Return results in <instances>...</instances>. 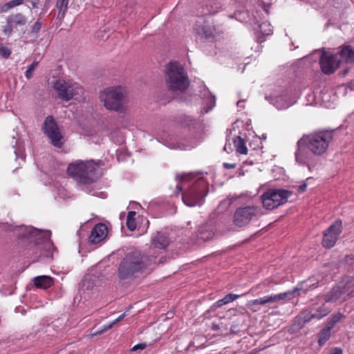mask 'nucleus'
Returning a JSON list of instances; mask_svg holds the SVG:
<instances>
[{
    "label": "nucleus",
    "mask_w": 354,
    "mask_h": 354,
    "mask_svg": "<svg viewBox=\"0 0 354 354\" xmlns=\"http://www.w3.org/2000/svg\"><path fill=\"white\" fill-rule=\"evenodd\" d=\"M196 32V39L198 42L214 41L216 36V28L214 26L204 24L203 25H196L194 28Z\"/></svg>",
    "instance_id": "2eb2a0df"
},
{
    "label": "nucleus",
    "mask_w": 354,
    "mask_h": 354,
    "mask_svg": "<svg viewBox=\"0 0 354 354\" xmlns=\"http://www.w3.org/2000/svg\"><path fill=\"white\" fill-rule=\"evenodd\" d=\"M153 260L138 250L127 252L118 263V279L131 281L138 278L153 263Z\"/></svg>",
    "instance_id": "7ed1b4c3"
},
{
    "label": "nucleus",
    "mask_w": 354,
    "mask_h": 354,
    "mask_svg": "<svg viewBox=\"0 0 354 354\" xmlns=\"http://www.w3.org/2000/svg\"><path fill=\"white\" fill-rule=\"evenodd\" d=\"M236 199L235 197H227L220 203L218 208L221 210L227 209Z\"/></svg>",
    "instance_id": "cd10ccee"
},
{
    "label": "nucleus",
    "mask_w": 354,
    "mask_h": 354,
    "mask_svg": "<svg viewBox=\"0 0 354 354\" xmlns=\"http://www.w3.org/2000/svg\"><path fill=\"white\" fill-rule=\"evenodd\" d=\"M321 318H322V315H316V313H315L313 311H310L304 315V322L305 323H307V322H310L313 319H320Z\"/></svg>",
    "instance_id": "c85d7f7f"
},
{
    "label": "nucleus",
    "mask_w": 354,
    "mask_h": 354,
    "mask_svg": "<svg viewBox=\"0 0 354 354\" xmlns=\"http://www.w3.org/2000/svg\"><path fill=\"white\" fill-rule=\"evenodd\" d=\"M289 106V104H283L281 106H279L280 109H286Z\"/></svg>",
    "instance_id": "09e8293b"
},
{
    "label": "nucleus",
    "mask_w": 354,
    "mask_h": 354,
    "mask_svg": "<svg viewBox=\"0 0 354 354\" xmlns=\"http://www.w3.org/2000/svg\"><path fill=\"white\" fill-rule=\"evenodd\" d=\"M208 183L203 178H198L188 189L182 193V200L189 207L201 205L208 193Z\"/></svg>",
    "instance_id": "423d86ee"
},
{
    "label": "nucleus",
    "mask_w": 354,
    "mask_h": 354,
    "mask_svg": "<svg viewBox=\"0 0 354 354\" xmlns=\"http://www.w3.org/2000/svg\"><path fill=\"white\" fill-rule=\"evenodd\" d=\"M151 243L155 248L165 249L169 245V239L164 233L157 232L151 238Z\"/></svg>",
    "instance_id": "412c9836"
},
{
    "label": "nucleus",
    "mask_w": 354,
    "mask_h": 354,
    "mask_svg": "<svg viewBox=\"0 0 354 354\" xmlns=\"http://www.w3.org/2000/svg\"><path fill=\"white\" fill-rule=\"evenodd\" d=\"M108 229L105 224L98 223L95 225L91 232L88 241L92 243H98L106 236Z\"/></svg>",
    "instance_id": "f3484780"
},
{
    "label": "nucleus",
    "mask_w": 354,
    "mask_h": 354,
    "mask_svg": "<svg viewBox=\"0 0 354 354\" xmlns=\"http://www.w3.org/2000/svg\"><path fill=\"white\" fill-rule=\"evenodd\" d=\"M136 213L134 211H130L127 214V218L135 219V216Z\"/></svg>",
    "instance_id": "79ce46f5"
},
{
    "label": "nucleus",
    "mask_w": 354,
    "mask_h": 354,
    "mask_svg": "<svg viewBox=\"0 0 354 354\" xmlns=\"http://www.w3.org/2000/svg\"><path fill=\"white\" fill-rule=\"evenodd\" d=\"M260 208L254 205H248L237 208L233 215V223L238 227L248 226L253 219L262 215Z\"/></svg>",
    "instance_id": "9d476101"
},
{
    "label": "nucleus",
    "mask_w": 354,
    "mask_h": 354,
    "mask_svg": "<svg viewBox=\"0 0 354 354\" xmlns=\"http://www.w3.org/2000/svg\"><path fill=\"white\" fill-rule=\"evenodd\" d=\"M69 0H57L56 7L59 10L58 17L63 18L68 9Z\"/></svg>",
    "instance_id": "bb28decb"
},
{
    "label": "nucleus",
    "mask_w": 354,
    "mask_h": 354,
    "mask_svg": "<svg viewBox=\"0 0 354 354\" xmlns=\"http://www.w3.org/2000/svg\"><path fill=\"white\" fill-rule=\"evenodd\" d=\"M337 54V57L339 56L338 60H339L340 62H351L354 57V50L351 46H344L341 47L340 50Z\"/></svg>",
    "instance_id": "4be33fe9"
},
{
    "label": "nucleus",
    "mask_w": 354,
    "mask_h": 354,
    "mask_svg": "<svg viewBox=\"0 0 354 354\" xmlns=\"http://www.w3.org/2000/svg\"><path fill=\"white\" fill-rule=\"evenodd\" d=\"M242 104H243V101H239L236 103L237 106H239V107H243V106Z\"/></svg>",
    "instance_id": "de8ad7c7"
},
{
    "label": "nucleus",
    "mask_w": 354,
    "mask_h": 354,
    "mask_svg": "<svg viewBox=\"0 0 354 354\" xmlns=\"http://www.w3.org/2000/svg\"><path fill=\"white\" fill-rule=\"evenodd\" d=\"M44 133L55 147L60 148L64 145V137L59 131V127L52 115L47 116L42 125Z\"/></svg>",
    "instance_id": "9b49d317"
},
{
    "label": "nucleus",
    "mask_w": 354,
    "mask_h": 354,
    "mask_svg": "<svg viewBox=\"0 0 354 354\" xmlns=\"http://www.w3.org/2000/svg\"><path fill=\"white\" fill-rule=\"evenodd\" d=\"M337 286L343 295L347 297L354 292V279L352 277H345Z\"/></svg>",
    "instance_id": "6ab92c4d"
},
{
    "label": "nucleus",
    "mask_w": 354,
    "mask_h": 354,
    "mask_svg": "<svg viewBox=\"0 0 354 354\" xmlns=\"http://www.w3.org/2000/svg\"><path fill=\"white\" fill-rule=\"evenodd\" d=\"M330 354H343V351L340 348H333Z\"/></svg>",
    "instance_id": "ea45409f"
},
{
    "label": "nucleus",
    "mask_w": 354,
    "mask_h": 354,
    "mask_svg": "<svg viewBox=\"0 0 354 354\" xmlns=\"http://www.w3.org/2000/svg\"><path fill=\"white\" fill-rule=\"evenodd\" d=\"M236 167V165L235 163H227V162L223 163V167L225 169H234Z\"/></svg>",
    "instance_id": "58836bf2"
},
{
    "label": "nucleus",
    "mask_w": 354,
    "mask_h": 354,
    "mask_svg": "<svg viewBox=\"0 0 354 354\" xmlns=\"http://www.w3.org/2000/svg\"><path fill=\"white\" fill-rule=\"evenodd\" d=\"M267 285V283L266 282H263V283H259L258 284L256 287L253 288V290L255 291V290H257L259 288H261L263 287H265Z\"/></svg>",
    "instance_id": "c03bdc74"
},
{
    "label": "nucleus",
    "mask_w": 354,
    "mask_h": 354,
    "mask_svg": "<svg viewBox=\"0 0 354 354\" xmlns=\"http://www.w3.org/2000/svg\"><path fill=\"white\" fill-rule=\"evenodd\" d=\"M292 192L283 189H269L261 195L263 205L267 209L272 210L286 203Z\"/></svg>",
    "instance_id": "1a4fd4ad"
},
{
    "label": "nucleus",
    "mask_w": 354,
    "mask_h": 354,
    "mask_svg": "<svg viewBox=\"0 0 354 354\" xmlns=\"http://www.w3.org/2000/svg\"><path fill=\"white\" fill-rule=\"evenodd\" d=\"M53 87L59 98L68 102L72 99H80L84 94L83 87L77 82L58 79L53 82Z\"/></svg>",
    "instance_id": "0eeeda50"
},
{
    "label": "nucleus",
    "mask_w": 354,
    "mask_h": 354,
    "mask_svg": "<svg viewBox=\"0 0 354 354\" xmlns=\"http://www.w3.org/2000/svg\"><path fill=\"white\" fill-rule=\"evenodd\" d=\"M330 310L326 308L324 305L319 307L316 309L315 313H316V315H322V318L324 316L327 315L329 313Z\"/></svg>",
    "instance_id": "72a5a7b5"
},
{
    "label": "nucleus",
    "mask_w": 354,
    "mask_h": 354,
    "mask_svg": "<svg viewBox=\"0 0 354 354\" xmlns=\"http://www.w3.org/2000/svg\"><path fill=\"white\" fill-rule=\"evenodd\" d=\"M176 194H178L179 193H180L183 190V188L180 185H177L176 187Z\"/></svg>",
    "instance_id": "49530a36"
},
{
    "label": "nucleus",
    "mask_w": 354,
    "mask_h": 354,
    "mask_svg": "<svg viewBox=\"0 0 354 354\" xmlns=\"http://www.w3.org/2000/svg\"><path fill=\"white\" fill-rule=\"evenodd\" d=\"M15 153L16 154V157L18 158L19 156L18 151L17 150H15Z\"/></svg>",
    "instance_id": "603ef678"
},
{
    "label": "nucleus",
    "mask_w": 354,
    "mask_h": 354,
    "mask_svg": "<svg viewBox=\"0 0 354 354\" xmlns=\"http://www.w3.org/2000/svg\"><path fill=\"white\" fill-rule=\"evenodd\" d=\"M337 130L324 129L304 135L297 142V149L295 153L296 162L301 165H307L311 170L312 157L309 152L315 156L325 153Z\"/></svg>",
    "instance_id": "f257e3e1"
},
{
    "label": "nucleus",
    "mask_w": 354,
    "mask_h": 354,
    "mask_svg": "<svg viewBox=\"0 0 354 354\" xmlns=\"http://www.w3.org/2000/svg\"><path fill=\"white\" fill-rule=\"evenodd\" d=\"M165 80L171 91L183 92L189 86V81L185 68L178 62H169L165 66Z\"/></svg>",
    "instance_id": "20e7f679"
},
{
    "label": "nucleus",
    "mask_w": 354,
    "mask_h": 354,
    "mask_svg": "<svg viewBox=\"0 0 354 354\" xmlns=\"http://www.w3.org/2000/svg\"><path fill=\"white\" fill-rule=\"evenodd\" d=\"M318 335V344L322 346L330 339L331 336V330L329 327L325 326L319 331Z\"/></svg>",
    "instance_id": "a878e982"
},
{
    "label": "nucleus",
    "mask_w": 354,
    "mask_h": 354,
    "mask_svg": "<svg viewBox=\"0 0 354 354\" xmlns=\"http://www.w3.org/2000/svg\"><path fill=\"white\" fill-rule=\"evenodd\" d=\"M124 95L125 91L122 87H109L100 93V99L107 109L122 111Z\"/></svg>",
    "instance_id": "6e6552de"
},
{
    "label": "nucleus",
    "mask_w": 354,
    "mask_h": 354,
    "mask_svg": "<svg viewBox=\"0 0 354 354\" xmlns=\"http://www.w3.org/2000/svg\"><path fill=\"white\" fill-rule=\"evenodd\" d=\"M342 230V221L337 220L324 232L322 239L323 246L326 248H333L336 243Z\"/></svg>",
    "instance_id": "f8f14e48"
},
{
    "label": "nucleus",
    "mask_w": 354,
    "mask_h": 354,
    "mask_svg": "<svg viewBox=\"0 0 354 354\" xmlns=\"http://www.w3.org/2000/svg\"><path fill=\"white\" fill-rule=\"evenodd\" d=\"M6 231H14L17 232V235L21 237H27L30 241L35 242V257L32 261H43L45 259H51L53 257V249H56L50 239L51 232L50 230H39L35 228L21 226H13L8 223H4L1 226Z\"/></svg>",
    "instance_id": "f03ea898"
},
{
    "label": "nucleus",
    "mask_w": 354,
    "mask_h": 354,
    "mask_svg": "<svg viewBox=\"0 0 354 354\" xmlns=\"http://www.w3.org/2000/svg\"><path fill=\"white\" fill-rule=\"evenodd\" d=\"M214 232L209 225H203L199 227L198 230L197 236L199 239L204 241H209L212 239Z\"/></svg>",
    "instance_id": "5701e85b"
},
{
    "label": "nucleus",
    "mask_w": 354,
    "mask_h": 354,
    "mask_svg": "<svg viewBox=\"0 0 354 354\" xmlns=\"http://www.w3.org/2000/svg\"><path fill=\"white\" fill-rule=\"evenodd\" d=\"M97 165L93 160H77L69 164L67 174L73 177L77 182L82 184H90L97 179L95 171Z\"/></svg>",
    "instance_id": "39448f33"
},
{
    "label": "nucleus",
    "mask_w": 354,
    "mask_h": 354,
    "mask_svg": "<svg viewBox=\"0 0 354 354\" xmlns=\"http://www.w3.org/2000/svg\"><path fill=\"white\" fill-rule=\"evenodd\" d=\"M191 178V175L190 174H188V175H182L179 179V180L180 182H185L186 180H189V179Z\"/></svg>",
    "instance_id": "a19ab883"
},
{
    "label": "nucleus",
    "mask_w": 354,
    "mask_h": 354,
    "mask_svg": "<svg viewBox=\"0 0 354 354\" xmlns=\"http://www.w3.org/2000/svg\"><path fill=\"white\" fill-rule=\"evenodd\" d=\"M34 285L41 289H47L54 283V279L47 275L36 277L33 279Z\"/></svg>",
    "instance_id": "aec40b11"
},
{
    "label": "nucleus",
    "mask_w": 354,
    "mask_h": 354,
    "mask_svg": "<svg viewBox=\"0 0 354 354\" xmlns=\"http://www.w3.org/2000/svg\"><path fill=\"white\" fill-rule=\"evenodd\" d=\"M126 224L130 231H133L136 228V219L127 218Z\"/></svg>",
    "instance_id": "c9c22d12"
},
{
    "label": "nucleus",
    "mask_w": 354,
    "mask_h": 354,
    "mask_svg": "<svg viewBox=\"0 0 354 354\" xmlns=\"http://www.w3.org/2000/svg\"><path fill=\"white\" fill-rule=\"evenodd\" d=\"M306 187H307L306 183V182H303V183L298 187L297 191L299 193H303V192H304L306 191Z\"/></svg>",
    "instance_id": "4c0bfd02"
},
{
    "label": "nucleus",
    "mask_w": 354,
    "mask_h": 354,
    "mask_svg": "<svg viewBox=\"0 0 354 354\" xmlns=\"http://www.w3.org/2000/svg\"><path fill=\"white\" fill-rule=\"evenodd\" d=\"M299 290L297 288H295L292 290H289L285 292L277 294V295H271L265 296L263 297H261L259 299H256L254 300H251L249 303L250 306H265L268 304H272L279 302L281 300L283 299H291L294 297V294Z\"/></svg>",
    "instance_id": "4468645a"
},
{
    "label": "nucleus",
    "mask_w": 354,
    "mask_h": 354,
    "mask_svg": "<svg viewBox=\"0 0 354 354\" xmlns=\"http://www.w3.org/2000/svg\"><path fill=\"white\" fill-rule=\"evenodd\" d=\"M240 297H241L240 295H235L233 293L227 294L223 298H222L221 299H219L216 302H215L212 306L211 308L212 310H215L217 308L221 307L225 304H227L234 301L235 299H238Z\"/></svg>",
    "instance_id": "b1692460"
},
{
    "label": "nucleus",
    "mask_w": 354,
    "mask_h": 354,
    "mask_svg": "<svg viewBox=\"0 0 354 354\" xmlns=\"http://www.w3.org/2000/svg\"><path fill=\"white\" fill-rule=\"evenodd\" d=\"M234 145L236 151L241 154H247L248 149L245 146V142L241 136H236L234 139Z\"/></svg>",
    "instance_id": "393cba45"
},
{
    "label": "nucleus",
    "mask_w": 354,
    "mask_h": 354,
    "mask_svg": "<svg viewBox=\"0 0 354 354\" xmlns=\"http://www.w3.org/2000/svg\"><path fill=\"white\" fill-rule=\"evenodd\" d=\"M26 22L27 19L23 14L11 15L7 18L6 25L3 27V31L5 35L10 36L15 28L17 26H24Z\"/></svg>",
    "instance_id": "dca6fc26"
},
{
    "label": "nucleus",
    "mask_w": 354,
    "mask_h": 354,
    "mask_svg": "<svg viewBox=\"0 0 354 354\" xmlns=\"http://www.w3.org/2000/svg\"><path fill=\"white\" fill-rule=\"evenodd\" d=\"M113 326V324L111 322L108 325L104 326L100 330H96L95 332L91 333L89 336L91 337H93L96 335H100L103 333L107 331L108 330L111 329Z\"/></svg>",
    "instance_id": "c756f323"
},
{
    "label": "nucleus",
    "mask_w": 354,
    "mask_h": 354,
    "mask_svg": "<svg viewBox=\"0 0 354 354\" xmlns=\"http://www.w3.org/2000/svg\"><path fill=\"white\" fill-rule=\"evenodd\" d=\"M12 53V50L10 48L4 46L3 45H0V56L3 57L4 59H8Z\"/></svg>",
    "instance_id": "2f4dec72"
},
{
    "label": "nucleus",
    "mask_w": 354,
    "mask_h": 354,
    "mask_svg": "<svg viewBox=\"0 0 354 354\" xmlns=\"http://www.w3.org/2000/svg\"><path fill=\"white\" fill-rule=\"evenodd\" d=\"M41 26H42V24L40 21V18H39L32 27V29H31L32 34H34V35L37 34L40 31Z\"/></svg>",
    "instance_id": "f704fd0d"
},
{
    "label": "nucleus",
    "mask_w": 354,
    "mask_h": 354,
    "mask_svg": "<svg viewBox=\"0 0 354 354\" xmlns=\"http://www.w3.org/2000/svg\"><path fill=\"white\" fill-rule=\"evenodd\" d=\"M20 157L24 160L25 159V155L23 153H21Z\"/></svg>",
    "instance_id": "3c124183"
},
{
    "label": "nucleus",
    "mask_w": 354,
    "mask_h": 354,
    "mask_svg": "<svg viewBox=\"0 0 354 354\" xmlns=\"http://www.w3.org/2000/svg\"><path fill=\"white\" fill-rule=\"evenodd\" d=\"M32 7L33 8H37L38 4L39 3V0H32L31 1Z\"/></svg>",
    "instance_id": "a18cd8bd"
},
{
    "label": "nucleus",
    "mask_w": 354,
    "mask_h": 354,
    "mask_svg": "<svg viewBox=\"0 0 354 354\" xmlns=\"http://www.w3.org/2000/svg\"><path fill=\"white\" fill-rule=\"evenodd\" d=\"M346 299L338 286L333 287L328 292L324 295L326 302L343 301Z\"/></svg>",
    "instance_id": "a211bd4d"
},
{
    "label": "nucleus",
    "mask_w": 354,
    "mask_h": 354,
    "mask_svg": "<svg viewBox=\"0 0 354 354\" xmlns=\"http://www.w3.org/2000/svg\"><path fill=\"white\" fill-rule=\"evenodd\" d=\"M341 319V315H333L330 320L327 322L326 326L329 327V328L331 330L335 325Z\"/></svg>",
    "instance_id": "7c9ffc66"
},
{
    "label": "nucleus",
    "mask_w": 354,
    "mask_h": 354,
    "mask_svg": "<svg viewBox=\"0 0 354 354\" xmlns=\"http://www.w3.org/2000/svg\"><path fill=\"white\" fill-rule=\"evenodd\" d=\"M340 61L338 60L337 54L329 53L324 51L319 59V65L323 73L330 75L339 67Z\"/></svg>",
    "instance_id": "ddd939ff"
},
{
    "label": "nucleus",
    "mask_w": 354,
    "mask_h": 354,
    "mask_svg": "<svg viewBox=\"0 0 354 354\" xmlns=\"http://www.w3.org/2000/svg\"><path fill=\"white\" fill-rule=\"evenodd\" d=\"M46 11V10H44L43 12H41L39 15V18L41 19V15H44L45 13V12Z\"/></svg>",
    "instance_id": "8fccbe9b"
},
{
    "label": "nucleus",
    "mask_w": 354,
    "mask_h": 354,
    "mask_svg": "<svg viewBox=\"0 0 354 354\" xmlns=\"http://www.w3.org/2000/svg\"><path fill=\"white\" fill-rule=\"evenodd\" d=\"M38 62L35 61L33 62L27 68L25 75L27 79H30L32 77V72L35 69V68L37 66Z\"/></svg>",
    "instance_id": "473e14b6"
},
{
    "label": "nucleus",
    "mask_w": 354,
    "mask_h": 354,
    "mask_svg": "<svg viewBox=\"0 0 354 354\" xmlns=\"http://www.w3.org/2000/svg\"><path fill=\"white\" fill-rule=\"evenodd\" d=\"M124 317H125V313H123V314L120 315L116 319H115L113 322H112V323L113 324V325H115L116 323L122 320Z\"/></svg>",
    "instance_id": "37998d69"
},
{
    "label": "nucleus",
    "mask_w": 354,
    "mask_h": 354,
    "mask_svg": "<svg viewBox=\"0 0 354 354\" xmlns=\"http://www.w3.org/2000/svg\"><path fill=\"white\" fill-rule=\"evenodd\" d=\"M147 346V344L145 343H140V344H138L136 345H135L132 348H131V351H136L138 349H140V350H142L144 348H145Z\"/></svg>",
    "instance_id": "e433bc0d"
}]
</instances>
